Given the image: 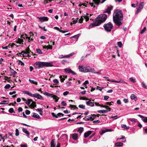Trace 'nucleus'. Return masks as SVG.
<instances>
[{
  "instance_id": "obj_24",
  "label": "nucleus",
  "mask_w": 147,
  "mask_h": 147,
  "mask_svg": "<svg viewBox=\"0 0 147 147\" xmlns=\"http://www.w3.org/2000/svg\"><path fill=\"white\" fill-rule=\"evenodd\" d=\"M55 140L54 139H53L51 142V147H55Z\"/></svg>"
},
{
  "instance_id": "obj_46",
  "label": "nucleus",
  "mask_w": 147,
  "mask_h": 147,
  "mask_svg": "<svg viewBox=\"0 0 147 147\" xmlns=\"http://www.w3.org/2000/svg\"><path fill=\"white\" fill-rule=\"evenodd\" d=\"M83 119L86 121L90 120L89 115L85 117Z\"/></svg>"
},
{
  "instance_id": "obj_35",
  "label": "nucleus",
  "mask_w": 147,
  "mask_h": 147,
  "mask_svg": "<svg viewBox=\"0 0 147 147\" xmlns=\"http://www.w3.org/2000/svg\"><path fill=\"white\" fill-rule=\"evenodd\" d=\"M121 126L122 128H124V129H128L129 128V127H127L125 125V124H122L121 125Z\"/></svg>"
},
{
  "instance_id": "obj_45",
  "label": "nucleus",
  "mask_w": 147,
  "mask_h": 147,
  "mask_svg": "<svg viewBox=\"0 0 147 147\" xmlns=\"http://www.w3.org/2000/svg\"><path fill=\"white\" fill-rule=\"evenodd\" d=\"M130 97L131 99L134 100L136 98V96L134 94H132L130 96Z\"/></svg>"
},
{
  "instance_id": "obj_2",
  "label": "nucleus",
  "mask_w": 147,
  "mask_h": 147,
  "mask_svg": "<svg viewBox=\"0 0 147 147\" xmlns=\"http://www.w3.org/2000/svg\"><path fill=\"white\" fill-rule=\"evenodd\" d=\"M107 15L105 14H102L98 16L96 19L95 21L93 23H91L89 26V27L91 28L94 26H98L101 23L104 22L107 19Z\"/></svg>"
},
{
  "instance_id": "obj_50",
  "label": "nucleus",
  "mask_w": 147,
  "mask_h": 147,
  "mask_svg": "<svg viewBox=\"0 0 147 147\" xmlns=\"http://www.w3.org/2000/svg\"><path fill=\"white\" fill-rule=\"evenodd\" d=\"M9 112L11 113H15V112L14 111V109L13 108H10L9 110Z\"/></svg>"
},
{
  "instance_id": "obj_28",
  "label": "nucleus",
  "mask_w": 147,
  "mask_h": 147,
  "mask_svg": "<svg viewBox=\"0 0 147 147\" xmlns=\"http://www.w3.org/2000/svg\"><path fill=\"white\" fill-rule=\"evenodd\" d=\"M94 2V4H96L97 5H98L100 3V0H92Z\"/></svg>"
},
{
  "instance_id": "obj_43",
  "label": "nucleus",
  "mask_w": 147,
  "mask_h": 147,
  "mask_svg": "<svg viewBox=\"0 0 147 147\" xmlns=\"http://www.w3.org/2000/svg\"><path fill=\"white\" fill-rule=\"evenodd\" d=\"M64 77L63 76H59V78L61 82H63L64 80H65V79L64 78Z\"/></svg>"
},
{
  "instance_id": "obj_21",
  "label": "nucleus",
  "mask_w": 147,
  "mask_h": 147,
  "mask_svg": "<svg viewBox=\"0 0 147 147\" xmlns=\"http://www.w3.org/2000/svg\"><path fill=\"white\" fill-rule=\"evenodd\" d=\"M69 107L71 109L74 110L75 109H78V108L75 105H70Z\"/></svg>"
},
{
  "instance_id": "obj_38",
  "label": "nucleus",
  "mask_w": 147,
  "mask_h": 147,
  "mask_svg": "<svg viewBox=\"0 0 147 147\" xmlns=\"http://www.w3.org/2000/svg\"><path fill=\"white\" fill-rule=\"evenodd\" d=\"M64 70L65 72L70 73H71V71L72 70L68 68H66L64 69Z\"/></svg>"
},
{
  "instance_id": "obj_60",
  "label": "nucleus",
  "mask_w": 147,
  "mask_h": 147,
  "mask_svg": "<svg viewBox=\"0 0 147 147\" xmlns=\"http://www.w3.org/2000/svg\"><path fill=\"white\" fill-rule=\"evenodd\" d=\"M69 92L68 91H66L63 93V94L64 96H65L69 94Z\"/></svg>"
},
{
  "instance_id": "obj_41",
  "label": "nucleus",
  "mask_w": 147,
  "mask_h": 147,
  "mask_svg": "<svg viewBox=\"0 0 147 147\" xmlns=\"http://www.w3.org/2000/svg\"><path fill=\"white\" fill-rule=\"evenodd\" d=\"M129 80L131 82L133 83H135L136 82V79H133L132 78H130Z\"/></svg>"
},
{
  "instance_id": "obj_4",
  "label": "nucleus",
  "mask_w": 147,
  "mask_h": 147,
  "mask_svg": "<svg viewBox=\"0 0 147 147\" xmlns=\"http://www.w3.org/2000/svg\"><path fill=\"white\" fill-rule=\"evenodd\" d=\"M105 30L107 32H110L113 28V24L111 22L105 24L103 26Z\"/></svg>"
},
{
  "instance_id": "obj_10",
  "label": "nucleus",
  "mask_w": 147,
  "mask_h": 147,
  "mask_svg": "<svg viewBox=\"0 0 147 147\" xmlns=\"http://www.w3.org/2000/svg\"><path fill=\"white\" fill-rule=\"evenodd\" d=\"M74 140H76L78 138V134L76 133L72 134L71 135Z\"/></svg>"
},
{
  "instance_id": "obj_39",
  "label": "nucleus",
  "mask_w": 147,
  "mask_h": 147,
  "mask_svg": "<svg viewBox=\"0 0 147 147\" xmlns=\"http://www.w3.org/2000/svg\"><path fill=\"white\" fill-rule=\"evenodd\" d=\"M146 27H144L143 30H142L141 32H140V34H142L145 32L146 31Z\"/></svg>"
},
{
  "instance_id": "obj_54",
  "label": "nucleus",
  "mask_w": 147,
  "mask_h": 147,
  "mask_svg": "<svg viewBox=\"0 0 147 147\" xmlns=\"http://www.w3.org/2000/svg\"><path fill=\"white\" fill-rule=\"evenodd\" d=\"M61 104L62 106H65L67 104L65 101H63L61 102Z\"/></svg>"
},
{
  "instance_id": "obj_32",
  "label": "nucleus",
  "mask_w": 147,
  "mask_h": 147,
  "mask_svg": "<svg viewBox=\"0 0 147 147\" xmlns=\"http://www.w3.org/2000/svg\"><path fill=\"white\" fill-rule=\"evenodd\" d=\"M10 69L11 73V74H12L13 75H15L16 74H17V72L16 71H14L12 69H11V68H10Z\"/></svg>"
},
{
  "instance_id": "obj_58",
  "label": "nucleus",
  "mask_w": 147,
  "mask_h": 147,
  "mask_svg": "<svg viewBox=\"0 0 147 147\" xmlns=\"http://www.w3.org/2000/svg\"><path fill=\"white\" fill-rule=\"evenodd\" d=\"M136 119L134 118H130L129 120L133 122H135L136 121Z\"/></svg>"
},
{
  "instance_id": "obj_8",
  "label": "nucleus",
  "mask_w": 147,
  "mask_h": 147,
  "mask_svg": "<svg viewBox=\"0 0 147 147\" xmlns=\"http://www.w3.org/2000/svg\"><path fill=\"white\" fill-rule=\"evenodd\" d=\"M52 62H36L34 64H52Z\"/></svg>"
},
{
  "instance_id": "obj_11",
  "label": "nucleus",
  "mask_w": 147,
  "mask_h": 147,
  "mask_svg": "<svg viewBox=\"0 0 147 147\" xmlns=\"http://www.w3.org/2000/svg\"><path fill=\"white\" fill-rule=\"evenodd\" d=\"M111 110V108H108V109L105 110H101L98 111V112L99 113H104L106 112L110 111Z\"/></svg>"
},
{
  "instance_id": "obj_17",
  "label": "nucleus",
  "mask_w": 147,
  "mask_h": 147,
  "mask_svg": "<svg viewBox=\"0 0 147 147\" xmlns=\"http://www.w3.org/2000/svg\"><path fill=\"white\" fill-rule=\"evenodd\" d=\"M32 117L37 119H40V117L37 114L35 113H33V115H32Z\"/></svg>"
},
{
  "instance_id": "obj_59",
  "label": "nucleus",
  "mask_w": 147,
  "mask_h": 147,
  "mask_svg": "<svg viewBox=\"0 0 147 147\" xmlns=\"http://www.w3.org/2000/svg\"><path fill=\"white\" fill-rule=\"evenodd\" d=\"M100 107H104L105 109H107L108 108H110L108 106H104L102 105H100Z\"/></svg>"
},
{
  "instance_id": "obj_31",
  "label": "nucleus",
  "mask_w": 147,
  "mask_h": 147,
  "mask_svg": "<svg viewBox=\"0 0 147 147\" xmlns=\"http://www.w3.org/2000/svg\"><path fill=\"white\" fill-rule=\"evenodd\" d=\"M36 111H38V112H39V114L41 115H42V113H43V111H42V109L40 108V109H37L36 110Z\"/></svg>"
},
{
  "instance_id": "obj_14",
  "label": "nucleus",
  "mask_w": 147,
  "mask_h": 147,
  "mask_svg": "<svg viewBox=\"0 0 147 147\" xmlns=\"http://www.w3.org/2000/svg\"><path fill=\"white\" fill-rule=\"evenodd\" d=\"M30 45H29L28 47L26 48V52H25V54H27V53H30V52H31V53L33 55H36L35 54H33L32 52H31V51L30 50V49L29 48Z\"/></svg>"
},
{
  "instance_id": "obj_36",
  "label": "nucleus",
  "mask_w": 147,
  "mask_h": 147,
  "mask_svg": "<svg viewBox=\"0 0 147 147\" xmlns=\"http://www.w3.org/2000/svg\"><path fill=\"white\" fill-rule=\"evenodd\" d=\"M74 54V53H73L69 54V55H64L63 57L68 58L72 56Z\"/></svg>"
},
{
  "instance_id": "obj_6",
  "label": "nucleus",
  "mask_w": 147,
  "mask_h": 147,
  "mask_svg": "<svg viewBox=\"0 0 147 147\" xmlns=\"http://www.w3.org/2000/svg\"><path fill=\"white\" fill-rule=\"evenodd\" d=\"M33 97L41 100H43L44 99L43 98L42 96L37 93H34V96Z\"/></svg>"
},
{
  "instance_id": "obj_25",
  "label": "nucleus",
  "mask_w": 147,
  "mask_h": 147,
  "mask_svg": "<svg viewBox=\"0 0 147 147\" xmlns=\"http://www.w3.org/2000/svg\"><path fill=\"white\" fill-rule=\"evenodd\" d=\"M144 5V2H142L139 5V7L138 8L139 9H143Z\"/></svg>"
},
{
  "instance_id": "obj_61",
  "label": "nucleus",
  "mask_w": 147,
  "mask_h": 147,
  "mask_svg": "<svg viewBox=\"0 0 147 147\" xmlns=\"http://www.w3.org/2000/svg\"><path fill=\"white\" fill-rule=\"evenodd\" d=\"M111 103H113V102H107L105 103V105H109V106H111V105H112Z\"/></svg>"
},
{
  "instance_id": "obj_18",
  "label": "nucleus",
  "mask_w": 147,
  "mask_h": 147,
  "mask_svg": "<svg viewBox=\"0 0 147 147\" xmlns=\"http://www.w3.org/2000/svg\"><path fill=\"white\" fill-rule=\"evenodd\" d=\"M54 28L56 30H58L60 32H61L63 33H65L66 32H67L68 31H64L61 30H60L58 27H54Z\"/></svg>"
},
{
  "instance_id": "obj_63",
  "label": "nucleus",
  "mask_w": 147,
  "mask_h": 147,
  "mask_svg": "<svg viewBox=\"0 0 147 147\" xmlns=\"http://www.w3.org/2000/svg\"><path fill=\"white\" fill-rule=\"evenodd\" d=\"M142 9H139L138 8L137 9V11L136 12V14H137L139 12H140Z\"/></svg>"
},
{
  "instance_id": "obj_3",
  "label": "nucleus",
  "mask_w": 147,
  "mask_h": 147,
  "mask_svg": "<svg viewBox=\"0 0 147 147\" xmlns=\"http://www.w3.org/2000/svg\"><path fill=\"white\" fill-rule=\"evenodd\" d=\"M79 69L80 71L84 73L90 72L93 70L92 68H90L88 66L85 67L84 65L79 66Z\"/></svg>"
},
{
  "instance_id": "obj_22",
  "label": "nucleus",
  "mask_w": 147,
  "mask_h": 147,
  "mask_svg": "<svg viewBox=\"0 0 147 147\" xmlns=\"http://www.w3.org/2000/svg\"><path fill=\"white\" fill-rule=\"evenodd\" d=\"M90 119L93 120L94 119V118L96 117V115L95 114L91 115H89Z\"/></svg>"
},
{
  "instance_id": "obj_20",
  "label": "nucleus",
  "mask_w": 147,
  "mask_h": 147,
  "mask_svg": "<svg viewBox=\"0 0 147 147\" xmlns=\"http://www.w3.org/2000/svg\"><path fill=\"white\" fill-rule=\"evenodd\" d=\"M43 94L45 96H47L51 97H53V94L47 92H44Z\"/></svg>"
},
{
  "instance_id": "obj_51",
  "label": "nucleus",
  "mask_w": 147,
  "mask_h": 147,
  "mask_svg": "<svg viewBox=\"0 0 147 147\" xmlns=\"http://www.w3.org/2000/svg\"><path fill=\"white\" fill-rule=\"evenodd\" d=\"M10 87V85L9 84H6L4 88L6 89H9Z\"/></svg>"
},
{
  "instance_id": "obj_62",
  "label": "nucleus",
  "mask_w": 147,
  "mask_h": 147,
  "mask_svg": "<svg viewBox=\"0 0 147 147\" xmlns=\"http://www.w3.org/2000/svg\"><path fill=\"white\" fill-rule=\"evenodd\" d=\"M16 92L15 91L13 92H11L9 93V94L10 95H12L13 94H15L16 93Z\"/></svg>"
},
{
  "instance_id": "obj_64",
  "label": "nucleus",
  "mask_w": 147,
  "mask_h": 147,
  "mask_svg": "<svg viewBox=\"0 0 147 147\" xmlns=\"http://www.w3.org/2000/svg\"><path fill=\"white\" fill-rule=\"evenodd\" d=\"M89 83V82L88 80H86L83 83V84L84 86H86L87 84Z\"/></svg>"
},
{
  "instance_id": "obj_19",
  "label": "nucleus",
  "mask_w": 147,
  "mask_h": 147,
  "mask_svg": "<svg viewBox=\"0 0 147 147\" xmlns=\"http://www.w3.org/2000/svg\"><path fill=\"white\" fill-rule=\"evenodd\" d=\"M86 104L88 106L91 107L94 106V103L93 102H91L90 101H88L86 102Z\"/></svg>"
},
{
  "instance_id": "obj_48",
  "label": "nucleus",
  "mask_w": 147,
  "mask_h": 147,
  "mask_svg": "<svg viewBox=\"0 0 147 147\" xmlns=\"http://www.w3.org/2000/svg\"><path fill=\"white\" fill-rule=\"evenodd\" d=\"M117 44L119 47H122V44L121 41L118 42Z\"/></svg>"
},
{
  "instance_id": "obj_23",
  "label": "nucleus",
  "mask_w": 147,
  "mask_h": 147,
  "mask_svg": "<svg viewBox=\"0 0 147 147\" xmlns=\"http://www.w3.org/2000/svg\"><path fill=\"white\" fill-rule=\"evenodd\" d=\"M24 42L23 40L22 39H20L19 38H18V40L16 42L20 44H23L22 42Z\"/></svg>"
},
{
  "instance_id": "obj_40",
  "label": "nucleus",
  "mask_w": 147,
  "mask_h": 147,
  "mask_svg": "<svg viewBox=\"0 0 147 147\" xmlns=\"http://www.w3.org/2000/svg\"><path fill=\"white\" fill-rule=\"evenodd\" d=\"M78 18H76V19L75 20H74L73 21V23H71V25H72V24H76V23H77L78 22Z\"/></svg>"
},
{
  "instance_id": "obj_33",
  "label": "nucleus",
  "mask_w": 147,
  "mask_h": 147,
  "mask_svg": "<svg viewBox=\"0 0 147 147\" xmlns=\"http://www.w3.org/2000/svg\"><path fill=\"white\" fill-rule=\"evenodd\" d=\"M117 83H121L123 84H127V83L125 81L122 80H119L117 81Z\"/></svg>"
},
{
  "instance_id": "obj_37",
  "label": "nucleus",
  "mask_w": 147,
  "mask_h": 147,
  "mask_svg": "<svg viewBox=\"0 0 147 147\" xmlns=\"http://www.w3.org/2000/svg\"><path fill=\"white\" fill-rule=\"evenodd\" d=\"M141 84L142 85V87L146 89L147 88V86L146 85H145V84L144 82H143Z\"/></svg>"
},
{
  "instance_id": "obj_56",
  "label": "nucleus",
  "mask_w": 147,
  "mask_h": 147,
  "mask_svg": "<svg viewBox=\"0 0 147 147\" xmlns=\"http://www.w3.org/2000/svg\"><path fill=\"white\" fill-rule=\"evenodd\" d=\"M92 69H93V70H92L91 71H90V72H91L92 73H94V74H99V72H98V71L95 72V71H94V69L92 68Z\"/></svg>"
},
{
  "instance_id": "obj_49",
  "label": "nucleus",
  "mask_w": 147,
  "mask_h": 147,
  "mask_svg": "<svg viewBox=\"0 0 147 147\" xmlns=\"http://www.w3.org/2000/svg\"><path fill=\"white\" fill-rule=\"evenodd\" d=\"M78 107L80 108H82L83 109H84L85 108V105H79Z\"/></svg>"
},
{
  "instance_id": "obj_15",
  "label": "nucleus",
  "mask_w": 147,
  "mask_h": 147,
  "mask_svg": "<svg viewBox=\"0 0 147 147\" xmlns=\"http://www.w3.org/2000/svg\"><path fill=\"white\" fill-rule=\"evenodd\" d=\"M138 116L141 118L142 120L145 123L147 122V117H144L140 115H138Z\"/></svg>"
},
{
  "instance_id": "obj_13",
  "label": "nucleus",
  "mask_w": 147,
  "mask_h": 147,
  "mask_svg": "<svg viewBox=\"0 0 147 147\" xmlns=\"http://www.w3.org/2000/svg\"><path fill=\"white\" fill-rule=\"evenodd\" d=\"M39 18L40 20V21L41 22H42L44 21H47L48 20V18L47 17H40V18Z\"/></svg>"
},
{
  "instance_id": "obj_34",
  "label": "nucleus",
  "mask_w": 147,
  "mask_h": 147,
  "mask_svg": "<svg viewBox=\"0 0 147 147\" xmlns=\"http://www.w3.org/2000/svg\"><path fill=\"white\" fill-rule=\"evenodd\" d=\"M84 131V128L82 127H80L78 130V132L80 133H81Z\"/></svg>"
},
{
  "instance_id": "obj_26",
  "label": "nucleus",
  "mask_w": 147,
  "mask_h": 147,
  "mask_svg": "<svg viewBox=\"0 0 147 147\" xmlns=\"http://www.w3.org/2000/svg\"><path fill=\"white\" fill-rule=\"evenodd\" d=\"M115 145L117 146H121L123 145V144L122 142H117L116 143Z\"/></svg>"
},
{
  "instance_id": "obj_52",
  "label": "nucleus",
  "mask_w": 147,
  "mask_h": 147,
  "mask_svg": "<svg viewBox=\"0 0 147 147\" xmlns=\"http://www.w3.org/2000/svg\"><path fill=\"white\" fill-rule=\"evenodd\" d=\"M62 63L63 64L65 63H69L67 61V60H63L62 61Z\"/></svg>"
},
{
  "instance_id": "obj_27",
  "label": "nucleus",
  "mask_w": 147,
  "mask_h": 147,
  "mask_svg": "<svg viewBox=\"0 0 147 147\" xmlns=\"http://www.w3.org/2000/svg\"><path fill=\"white\" fill-rule=\"evenodd\" d=\"M53 98V99L55 100V101L56 102H57L58 101V100L59 99V98L58 96H56V95H54L53 94V97H52Z\"/></svg>"
},
{
  "instance_id": "obj_12",
  "label": "nucleus",
  "mask_w": 147,
  "mask_h": 147,
  "mask_svg": "<svg viewBox=\"0 0 147 147\" xmlns=\"http://www.w3.org/2000/svg\"><path fill=\"white\" fill-rule=\"evenodd\" d=\"M22 131L23 132L26 134V136H27V137L29 138L30 133L27 130V129L24 127H23L22 128Z\"/></svg>"
},
{
  "instance_id": "obj_47",
  "label": "nucleus",
  "mask_w": 147,
  "mask_h": 147,
  "mask_svg": "<svg viewBox=\"0 0 147 147\" xmlns=\"http://www.w3.org/2000/svg\"><path fill=\"white\" fill-rule=\"evenodd\" d=\"M32 103L31 105L32 106L34 107H36V102L33 101V100L32 101Z\"/></svg>"
},
{
  "instance_id": "obj_9",
  "label": "nucleus",
  "mask_w": 147,
  "mask_h": 147,
  "mask_svg": "<svg viewBox=\"0 0 147 147\" xmlns=\"http://www.w3.org/2000/svg\"><path fill=\"white\" fill-rule=\"evenodd\" d=\"M24 94H27L28 96L33 97L34 94H32V93L28 91L24 90L22 92Z\"/></svg>"
},
{
  "instance_id": "obj_57",
  "label": "nucleus",
  "mask_w": 147,
  "mask_h": 147,
  "mask_svg": "<svg viewBox=\"0 0 147 147\" xmlns=\"http://www.w3.org/2000/svg\"><path fill=\"white\" fill-rule=\"evenodd\" d=\"M84 19L82 17H81V18L79 20V23H82Z\"/></svg>"
},
{
  "instance_id": "obj_1",
  "label": "nucleus",
  "mask_w": 147,
  "mask_h": 147,
  "mask_svg": "<svg viewBox=\"0 0 147 147\" xmlns=\"http://www.w3.org/2000/svg\"><path fill=\"white\" fill-rule=\"evenodd\" d=\"M123 14L122 11L119 9H116L113 15V20L115 24L119 27L123 24Z\"/></svg>"
},
{
  "instance_id": "obj_42",
  "label": "nucleus",
  "mask_w": 147,
  "mask_h": 147,
  "mask_svg": "<svg viewBox=\"0 0 147 147\" xmlns=\"http://www.w3.org/2000/svg\"><path fill=\"white\" fill-rule=\"evenodd\" d=\"M36 51L37 53L39 54H42V53L40 49H36Z\"/></svg>"
},
{
  "instance_id": "obj_7",
  "label": "nucleus",
  "mask_w": 147,
  "mask_h": 147,
  "mask_svg": "<svg viewBox=\"0 0 147 147\" xmlns=\"http://www.w3.org/2000/svg\"><path fill=\"white\" fill-rule=\"evenodd\" d=\"M113 6L111 5L110 6L108 7L106 9V11L104 12V13H107L109 14L111 13V10L112 9Z\"/></svg>"
},
{
  "instance_id": "obj_55",
  "label": "nucleus",
  "mask_w": 147,
  "mask_h": 147,
  "mask_svg": "<svg viewBox=\"0 0 147 147\" xmlns=\"http://www.w3.org/2000/svg\"><path fill=\"white\" fill-rule=\"evenodd\" d=\"M16 135L17 136L19 135V130L18 129H16Z\"/></svg>"
},
{
  "instance_id": "obj_29",
  "label": "nucleus",
  "mask_w": 147,
  "mask_h": 147,
  "mask_svg": "<svg viewBox=\"0 0 147 147\" xmlns=\"http://www.w3.org/2000/svg\"><path fill=\"white\" fill-rule=\"evenodd\" d=\"M32 101V99H28L27 101L26 100V102L25 103L28 105H29L30 104Z\"/></svg>"
},
{
  "instance_id": "obj_16",
  "label": "nucleus",
  "mask_w": 147,
  "mask_h": 147,
  "mask_svg": "<svg viewBox=\"0 0 147 147\" xmlns=\"http://www.w3.org/2000/svg\"><path fill=\"white\" fill-rule=\"evenodd\" d=\"M92 133V131H88L86 132L84 134V137L85 138H87Z\"/></svg>"
},
{
  "instance_id": "obj_44",
  "label": "nucleus",
  "mask_w": 147,
  "mask_h": 147,
  "mask_svg": "<svg viewBox=\"0 0 147 147\" xmlns=\"http://www.w3.org/2000/svg\"><path fill=\"white\" fill-rule=\"evenodd\" d=\"M107 132V131L105 130H102L100 131V134L101 135H102L103 134Z\"/></svg>"
},
{
  "instance_id": "obj_53",
  "label": "nucleus",
  "mask_w": 147,
  "mask_h": 147,
  "mask_svg": "<svg viewBox=\"0 0 147 147\" xmlns=\"http://www.w3.org/2000/svg\"><path fill=\"white\" fill-rule=\"evenodd\" d=\"M53 82L55 84H58L59 83V82L58 81V80L57 79H54L53 81Z\"/></svg>"
},
{
  "instance_id": "obj_30",
  "label": "nucleus",
  "mask_w": 147,
  "mask_h": 147,
  "mask_svg": "<svg viewBox=\"0 0 147 147\" xmlns=\"http://www.w3.org/2000/svg\"><path fill=\"white\" fill-rule=\"evenodd\" d=\"M29 81L32 84H34L35 85H37L38 82L36 81L32 80H31L30 79H29Z\"/></svg>"
},
{
  "instance_id": "obj_5",
  "label": "nucleus",
  "mask_w": 147,
  "mask_h": 147,
  "mask_svg": "<svg viewBox=\"0 0 147 147\" xmlns=\"http://www.w3.org/2000/svg\"><path fill=\"white\" fill-rule=\"evenodd\" d=\"M34 67L36 69H40L44 67H50L53 66V65H34Z\"/></svg>"
}]
</instances>
